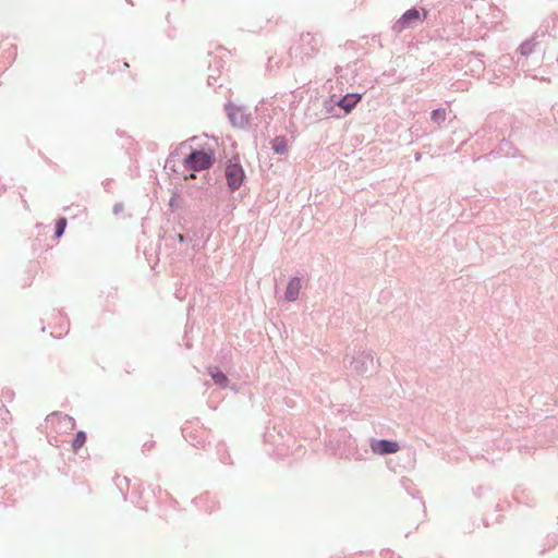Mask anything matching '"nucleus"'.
<instances>
[{
  "label": "nucleus",
  "instance_id": "1",
  "mask_svg": "<svg viewBox=\"0 0 558 558\" xmlns=\"http://www.w3.org/2000/svg\"><path fill=\"white\" fill-rule=\"evenodd\" d=\"M209 167V157L204 151H194L185 145L178 147L167 159L166 168L184 180L195 178L194 172Z\"/></svg>",
  "mask_w": 558,
  "mask_h": 558
},
{
  "label": "nucleus",
  "instance_id": "2",
  "mask_svg": "<svg viewBox=\"0 0 558 558\" xmlns=\"http://www.w3.org/2000/svg\"><path fill=\"white\" fill-rule=\"evenodd\" d=\"M226 178L231 190L239 189L245 178L242 166L238 161H230L226 168Z\"/></svg>",
  "mask_w": 558,
  "mask_h": 558
},
{
  "label": "nucleus",
  "instance_id": "3",
  "mask_svg": "<svg viewBox=\"0 0 558 558\" xmlns=\"http://www.w3.org/2000/svg\"><path fill=\"white\" fill-rule=\"evenodd\" d=\"M427 15V12L424 11V16L421 19V13L416 9L408 10L396 23V28L399 32H402L409 27H412L415 23L421 20H424Z\"/></svg>",
  "mask_w": 558,
  "mask_h": 558
},
{
  "label": "nucleus",
  "instance_id": "4",
  "mask_svg": "<svg viewBox=\"0 0 558 558\" xmlns=\"http://www.w3.org/2000/svg\"><path fill=\"white\" fill-rule=\"evenodd\" d=\"M400 449V446L397 441H390L386 439L376 440L372 444V450L375 453L379 454H388V453H396Z\"/></svg>",
  "mask_w": 558,
  "mask_h": 558
},
{
  "label": "nucleus",
  "instance_id": "5",
  "mask_svg": "<svg viewBox=\"0 0 558 558\" xmlns=\"http://www.w3.org/2000/svg\"><path fill=\"white\" fill-rule=\"evenodd\" d=\"M228 114L233 125L238 128H244L248 124V118L241 108L230 107Z\"/></svg>",
  "mask_w": 558,
  "mask_h": 558
},
{
  "label": "nucleus",
  "instance_id": "6",
  "mask_svg": "<svg viewBox=\"0 0 558 558\" xmlns=\"http://www.w3.org/2000/svg\"><path fill=\"white\" fill-rule=\"evenodd\" d=\"M361 99V94H347L339 100L338 106L342 108L347 113H349L353 110L357 102H360Z\"/></svg>",
  "mask_w": 558,
  "mask_h": 558
},
{
  "label": "nucleus",
  "instance_id": "7",
  "mask_svg": "<svg viewBox=\"0 0 558 558\" xmlns=\"http://www.w3.org/2000/svg\"><path fill=\"white\" fill-rule=\"evenodd\" d=\"M301 288H302L301 279L292 278L290 280V282L288 283V287L286 290V299L288 301H295L299 296Z\"/></svg>",
  "mask_w": 558,
  "mask_h": 558
},
{
  "label": "nucleus",
  "instance_id": "8",
  "mask_svg": "<svg viewBox=\"0 0 558 558\" xmlns=\"http://www.w3.org/2000/svg\"><path fill=\"white\" fill-rule=\"evenodd\" d=\"M272 149L277 154H284L288 150L287 141L284 137L278 136L272 141Z\"/></svg>",
  "mask_w": 558,
  "mask_h": 558
},
{
  "label": "nucleus",
  "instance_id": "9",
  "mask_svg": "<svg viewBox=\"0 0 558 558\" xmlns=\"http://www.w3.org/2000/svg\"><path fill=\"white\" fill-rule=\"evenodd\" d=\"M86 439V434L84 432H78L72 441L73 450L77 451L78 449H81L85 445Z\"/></svg>",
  "mask_w": 558,
  "mask_h": 558
},
{
  "label": "nucleus",
  "instance_id": "10",
  "mask_svg": "<svg viewBox=\"0 0 558 558\" xmlns=\"http://www.w3.org/2000/svg\"><path fill=\"white\" fill-rule=\"evenodd\" d=\"M430 119L440 124L446 120V110L445 109H436L432 112Z\"/></svg>",
  "mask_w": 558,
  "mask_h": 558
},
{
  "label": "nucleus",
  "instance_id": "11",
  "mask_svg": "<svg viewBox=\"0 0 558 558\" xmlns=\"http://www.w3.org/2000/svg\"><path fill=\"white\" fill-rule=\"evenodd\" d=\"M211 378L215 385H218L221 388H225L228 385V378L222 373L213 374Z\"/></svg>",
  "mask_w": 558,
  "mask_h": 558
},
{
  "label": "nucleus",
  "instance_id": "12",
  "mask_svg": "<svg viewBox=\"0 0 558 558\" xmlns=\"http://www.w3.org/2000/svg\"><path fill=\"white\" fill-rule=\"evenodd\" d=\"M58 320H59V324H60V327H61V330L53 333L52 335L57 338L61 337L63 333H66L68 329H69V324H68V320L64 318V317H58Z\"/></svg>",
  "mask_w": 558,
  "mask_h": 558
},
{
  "label": "nucleus",
  "instance_id": "13",
  "mask_svg": "<svg viewBox=\"0 0 558 558\" xmlns=\"http://www.w3.org/2000/svg\"><path fill=\"white\" fill-rule=\"evenodd\" d=\"M65 227H66V219L60 218L56 223V238H60L63 234Z\"/></svg>",
  "mask_w": 558,
  "mask_h": 558
},
{
  "label": "nucleus",
  "instance_id": "14",
  "mask_svg": "<svg viewBox=\"0 0 558 558\" xmlns=\"http://www.w3.org/2000/svg\"><path fill=\"white\" fill-rule=\"evenodd\" d=\"M531 49H532V47H531L529 44H523V45L521 46V51H522V53H524V54H525V53H527V52H530V51H531Z\"/></svg>",
  "mask_w": 558,
  "mask_h": 558
}]
</instances>
